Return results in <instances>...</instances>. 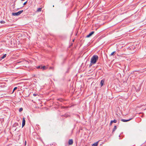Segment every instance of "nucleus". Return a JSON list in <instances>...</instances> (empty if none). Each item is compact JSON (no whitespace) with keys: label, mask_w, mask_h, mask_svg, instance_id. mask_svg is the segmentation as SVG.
Wrapping results in <instances>:
<instances>
[{"label":"nucleus","mask_w":146,"mask_h":146,"mask_svg":"<svg viewBox=\"0 0 146 146\" xmlns=\"http://www.w3.org/2000/svg\"><path fill=\"white\" fill-rule=\"evenodd\" d=\"M15 2H14V4L13 5H14V6H15Z\"/></svg>","instance_id":"nucleus-28"},{"label":"nucleus","mask_w":146,"mask_h":146,"mask_svg":"<svg viewBox=\"0 0 146 146\" xmlns=\"http://www.w3.org/2000/svg\"><path fill=\"white\" fill-rule=\"evenodd\" d=\"M98 141H97L96 142V143H94L92 145V146H97L98 145Z\"/></svg>","instance_id":"nucleus-11"},{"label":"nucleus","mask_w":146,"mask_h":146,"mask_svg":"<svg viewBox=\"0 0 146 146\" xmlns=\"http://www.w3.org/2000/svg\"><path fill=\"white\" fill-rule=\"evenodd\" d=\"M33 95L34 96H36L37 95V94H33Z\"/></svg>","instance_id":"nucleus-25"},{"label":"nucleus","mask_w":146,"mask_h":146,"mask_svg":"<svg viewBox=\"0 0 146 146\" xmlns=\"http://www.w3.org/2000/svg\"><path fill=\"white\" fill-rule=\"evenodd\" d=\"M63 116H64L65 117H69L70 115L67 113L65 114L64 115H63Z\"/></svg>","instance_id":"nucleus-13"},{"label":"nucleus","mask_w":146,"mask_h":146,"mask_svg":"<svg viewBox=\"0 0 146 146\" xmlns=\"http://www.w3.org/2000/svg\"><path fill=\"white\" fill-rule=\"evenodd\" d=\"M41 66H39L37 67V68L38 69H39V68L41 69Z\"/></svg>","instance_id":"nucleus-23"},{"label":"nucleus","mask_w":146,"mask_h":146,"mask_svg":"<svg viewBox=\"0 0 146 146\" xmlns=\"http://www.w3.org/2000/svg\"><path fill=\"white\" fill-rule=\"evenodd\" d=\"M23 12V10L17 12L13 13L12 15L13 16H18Z\"/></svg>","instance_id":"nucleus-2"},{"label":"nucleus","mask_w":146,"mask_h":146,"mask_svg":"<svg viewBox=\"0 0 146 146\" xmlns=\"http://www.w3.org/2000/svg\"><path fill=\"white\" fill-rule=\"evenodd\" d=\"M98 56L97 55H94L91 58L90 60V63L89 65V67H91L93 64H95L97 61L98 60Z\"/></svg>","instance_id":"nucleus-1"},{"label":"nucleus","mask_w":146,"mask_h":146,"mask_svg":"<svg viewBox=\"0 0 146 146\" xmlns=\"http://www.w3.org/2000/svg\"><path fill=\"white\" fill-rule=\"evenodd\" d=\"M104 79L102 80H101L100 82V84L101 85V86H102L103 85L104 82Z\"/></svg>","instance_id":"nucleus-9"},{"label":"nucleus","mask_w":146,"mask_h":146,"mask_svg":"<svg viewBox=\"0 0 146 146\" xmlns=\"http://www.w3.org/2000/svg\"><path fill=\"white\" fill-rule=\"evenodd\" d=\"M113 123L112 121H111V122H110V125H111L112 124V123Z\"/></svg>","instance_id":"nucleus-26"},{"label":"nucleus","mask_w":146,"mask_h":146,"mask_svg":"<svg viewBox=\"0 0 146 146\" xmlns=\"http://www.w3.org/2000/svg\"><path fill=\"white\" fill-rule=\"evenodd\" d=\"M18 123H15L13 125L12 128H13L15 127H16L17 126H18Z\"/></svg>","instance_id":"nucleus-7"},{"label":"nucleus","mask_w":146,"mask_h":146,"mask_svg":"<svg viewBox=\"0 0 146 146\" xmlns=\"http://www.w3.org/2000/svg\"><path fill=\"white\" fill-rule=\"evenodd\" d=\"M68 108V107L67 106H61V109H65V108Z\"/></svg>","instance_id":"nucleus-16"},{"label":"nucleus","mask_w":146,"mask_h":146,"mask_svg":"<svg viewBox=\"0 0 146 146\" xmlns=\"http://www.w3.org/2000/svg\"><path fill=\"white\" fill-rule=\"evenodd\" d=\"M25 144H26V141H25Z\"/></svg>","instance_id":"nucleus-29"},{"label":"nucleus","mask_w":146,"mask_h":146,"mask_svg":"<svg viewBox=\"0 0 146 146\" xmlns=\"http://www.w3.org/2000/svg\"><path fill=\"white\" fill-rule=\"evenodd\" d=\"M23 110V108H19V111L20 112H21Z\"/></svg>","instance_id":"nucleus-17"},{"label":"nucleus","mask_w":146,"mask_h":146,"mask_svg":"<svg viewBox=\"0 0 146 146\" xmlns=\"http://www.w3.org/2000/svg\"><path fill=\"white\" fill-rule=\"evenodd\" d=\"M25 120L24 117L23 118V121H22V127H23L25 125Z\"/></svg>","instance_id":"nucleus-6"},{"label":"nucleus","mask_w":146,"mask_h":146,"mask_svg":"<svg viewBox=\"0 0 146 146\" xmlns=\"http://www.w3.org/2000/svg\"><path fill=\"white\" fill-rule=\"evenodd\" d=\"M94 33V31H93L90 33L88 35L86 36V38H89Z\"/></svg>","instance_id":"nucleus-3"},{"label":"nucleus","mask_w":146,"mask_h":146,"mask_svg":"<svg viewBox=\"0 0 146 146\" xmlns=\"http://www.w3.org/2000/svg\"><path fill=\"white\" fill-rule=\"evenodd\" d=\"M0 23L1 24H4L5 23V22L4 21H0Z\"/></svg>","instance_id":"nucleus-19"},{"label":"nucleus","mask_w":146,"mask_h":146,"mask_svg":"<svg viewBox=\"0 0 146 146\" xmlns=\"http://www.w3.org/2000/svg\"><path fill=\"white\" fill-rule=\"evenodd\" d=\"M19 8H18V9H17V10H19Z\"/></svg>","instance_id":"nucleus-30"},{"label":"nucleus","mask_w":146,"mask_h":146,"mask_svg":"<svg viewBox=\"0 0 146 146\" xmlns=\"http://www.w3.org/2000/svg\"><path fill=\"white\" fill-rule=\"evenodd\" d=\"M117 129V126L116 125H115L114 126V127L113 129L112 133H113L116 129Z\"/></svg>","instance_id":"nucleus-10"},{"label":"nucleus","mask_w":146,"mask_h":146,"mask_svg":"<svg viewBox=\"0 0 146 146\" xmlns=\"http://www.w3.org/2000/svg\"><path fill=\"white\" fill-rule=\"evenodd\" d=\"M6 56L7 54H5L3 55L2 56L0 57V60H1L2 59L4 58Z\"/></svg>","instance_id":"nucleus-8"},{"label":"nucleus","mask_w":146,"mask_h":146,"mask_svg":"<svg viewBox=\"0 0 146 146\" xmlns=\"http://www.w3.org/2000/svg\"><path fill=\"white\" fill-rule=\"evenodd\" d=\"M42 8H38L37 9V11L38 12H40L41 11V10H42Z\"/></svg>","instance_id":"nucleus-14"},{"label":"nucleus","mask_w":146,"mask_h":146,"mask_svg":"<svg viewBox=\"0 0 146 146\" xmlns=\"http://www.w3.org/2000/svg\"><path fill=\"white\" fill-rule=\"evenodd\" d=\"M115 51H114V52H112L111 53V54L110 55V56H112L115 53Z\"/></svg>","instance_id":"nucleus-20"},{"label":"nucleus","mask_w":146,"mask_h":146,"mask_svg":"<svg viewBox=\"0 0 146 146\" xmlns=\"http://www.w3.org/2000/svg\"><path fill=\"white\" fill-rule=\"evenodd\" d=\"M132 119V118H131L128 119H122L121 120L122 121L124 122H127L131 120Z\"/></svg>","instance_id":"nucleus-4"},{"label":"nucleus","mask_w":146,"mask_h":146,"mask_svg":"<svg viewBox=\"0 0 146 146\" xmlns=\"http://www.w3.org/2000/svg\"><path fill=\"white\" fill-rule=\"evenodd\" d=\"M17 87H15V88H14V89H13V92H14L15 90H17Z\"/></svg>","instance_id":"nucleus-21"},{"label":"nucleus","mask_w":146,"mask_h":146,"mask_svg":"<svg viewBox=\"0 0 146 146\" xmlns=\"http://www.w3.org/2000/svg\"><path fill=\"white\" fill-rule=\"evenodd\" d=\"M57 100L61 102H63L64 101V100L62 98L58 99Z\"/></svg>","instance_id":"nucleus-12"},{"label":"nucleus","mask_w":146,"mask_h":146,"mask_svg":"<svg viewBox=\"0 0 146 146\" xmlns=\"http://www.w3.org/2000/svg\"><path fill=\"white\" fill-rule=\"evenodd\" d=\"M73 140L72 139H70L68 141V143L69 145H72L73 143Z\"/></svg>","instance_id":"nucleus-5"},{"label":"nucleus","mask_w":146,"mask_h":146,"mask_svg":"<svg viewBox=\"0 0 146 146\" xmlns=\"http://www.w3.org/2000/svg\"><path fill=\"white\" fill-rule=\"evenodd\" d=\"M46 67L45 66H42L41 69H42L43 70H45L46 69Z\"/></svg>","instance_id":"nucleus-15"},{"label":"nucleus","mask_w":146,"mask_h":146,"mask_svg":"<svg viewBox=\"0 0 146 146\" xmlns=\"http://www.w3.org/2000/svg\"><path fill=\"white\" fill-rule=\"evenodd\" d=\"M27 3V1H26L24 3H23V5H26Z\"/></svg>","instance_id":"nucleus-22"},{"label":"nucleus","mask_w":146,"mask_h":146,"mask_svg":"<svg viewBox=\"0 0 146 146\" xmlns=\"http://www.w3.org/2000/svg\"><path fill=\"white\" fill-rule=\"evenodd\" d=\"M16 129H17V128L15 129H13L15 131L16 130Z\"/></svg>","instance_id":"nucleus-27"},{"label":"nucleus","mask_w":146,"mask_h":146,"mask_svg":"<svg viewBox=\"0 0 146 146\" xmlns=\"http://www.w3.org/2000/svg\"><path fill=\"white\" fill-rule=\"evenodd\" d=\"M11 6L12 7L13 9H14L15 8V6H14V5H12Z\"/></svg>","instance_id":"nucleus-24"},{"label":"nucleus","mask_w":146,"mask_h":146,"mask_svg":"<svg viewBox=\"0 0 146 146\" xmlns=\"http://www.w3.org/2000/svg\"><path fill=\"white\" fill-rule=\"evenodd\" d=\"M111 121H112V123H116L117 122V120L116 119H114L113 120H111Z\"/></svg>","instance_id":"nucleus-18"}]
</instances>
